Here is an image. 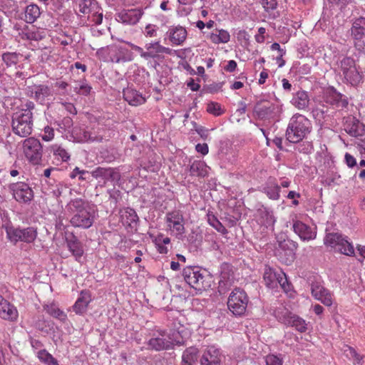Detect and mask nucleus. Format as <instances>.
I'll use <instances>...</instances> for the list:
<instances>
[{
    "mask_svg": "<svg viewBox=\"0 0 365 365\" xmlns=\"http://www.w3.org/2000/svg\"><path fill=\"white\" fill-rule=\"evenodd\" d=\"M66 209L71 216L70 223L74 227L88 229L98 216L96 205L82 198L71 200Z\"/></svg>",
    "mask_w": 365,
    "mask_h": 365,
    "instance_id": "f257e3e1",
    "label": "nucleus"
},
{
    "mask_svg": "<svg viewBox=\"0 0 365 365\" xmlns=\"http://www.w3.org/2000/svg\"><path fill=\"white\" fill-rule=\"evenodd\" d=\"M312 128V123L307 117L296 113L289 119L285 133L286 139L292 143H298L310 133Z\"/></svg>",
    "mask_w": 365,
    "mask_h": 365,
    "instance_id": "f03ea898",
    "label": "nucleus"
},
{
    "mask_svg": "<svg viewBox=\"0 0 365 365\" xmlns=\"http://www.w3.org/2000/svg\"><path fill=\"white\" fill-rule=\"evenodd\" d=\"M106 53L108 58H103L105 61H110L112 63H120L132 61L135 55L129 48L121 45H111L106 48H101L98 50L97 54L102 56Z\"/></svg>",
    "mask_w": 365,
    "mask_h": 365,
    "instance_id": "7ed1b4c3",
    "label": "nucleus"
},
{
    "mask_svg": "<svg viewBox=\"0 0 365 365\" xmlns=\"http://www.w3.org/2000/svg\"><path fill=\"white\" fill-rule=\"evenodd\" d=\"M324 243L335 251L347 256H354L355 250L353 244L346 236L339 232L327 233L324 238Z\"/></svg>",
    "mask_w": 365,
    "mask_h": 365,
    "instance_id": "20e7f679",
    "label": "nucleus"
},
{
    "mask_svg": "<svg viewBox=\"0 0 365 365\" xmlns=\"http://www.w3.org/2000/svg\"><path fill=\"white\" fill-rule=\"evenodd\" d=\"M5 230L7 238L14 245L19 242L27 244L32 243L38 235L36 228L33 227L21 228L20 227H15L12 225H6Z\"/></svg>",
    "mask_w": 365,
    "mask_h": 365,
    "instance_id": "39448f33",
    "label": "nucleus"
},
{
    "mask_svg": "<svg viewBox=\"0 0 365 365\" xmlns=\"http://www.w3.org/2000/svg\"><path fill=\"white\" fill-rule=\"evenodd\" d=\"M248 302L247 293L240 288H235L228 297L227 307L233 315L241 317L245 314Z\"/></svg>",
    "mask_w": 365,
    "mask_h": 365,
    "instance_id": "423d86ee",
    "label": "nucleus"
},
{
    "mask_svg": "<svg viewBox=\"0 0 365 365\" xmlns=\"http://www.w3.org/2000/svg\"><path fill=\"white\" fill-rule=\"evenodd\" d=\"M165 221L167 230L176 238L182 240L185 234V217L180 210H173L166 213Z\"/></svg>",
    "mask_w": 365,
    "mask_h": 365,
    "instance_id": "0eeeda50",
    "label": "nucleus"
},
{
    "mask_svg": "<svg viewBox=\"0 0 365 365\" xmlns=\"http://www.w3.org/2000/svg\"><path fill=\"white\" fill-rule=\"evenodd\" d=\"M23 153L26 160L32 165H39L42 161L43 146L36 138L25 139L22 144Z\"/></svg>",
    "mask_w": 365,
    "mask_h": 365,
    "instance_id": "6e6552de",
    "label": "nucleus"
},
{
    "mask_svg": "<svg viewBox=\"0 0 365 365\" xmlns=\"http://www.w3.org/2000/svg\"><path fill=\"white\" fill-rule=\"evenodd\" d=\"M263 279L266 286L270 289H276L279 285L286 292L291 289V284L289 283L285 273L282 270L277 271L270 267H266Z\"/></svg>",
    "mask_w": 365,
    "mask_h": 365,
    "instance_id": "1a4fd4ad",
    "label": "nucleus"
},
{
    "mask_svg": "<svg viewBox=\"0 0 365 365\" xmlns=\"http://www.w3.org/2000/svg\"><path fill=\"white\" fill-rule=\"evenodd\" d=\"M33 117L26 114L14 113L12 116L11 127L14 134L25 138L31 134L33 130Z\"/></svg>",
    "mask_w": 365,
    "mask_h": 365,
    "instance_id": "9d476101",
    "label": "nucleus"
},
{
    "mask_svg": "<svg viewBox=\"0 0 365 365\" xmlns=\"http://www.w3.org/2000/svg\"><path fill=\"white\" fill-rule=\"evenodd\" d=\"M275 317L279 322L294 327L301 333L305 332L307 330V324L304 319L298 315L289 312L286 309L275 311Z\"/></svg>",
    "mask_w": 365,
    "mask_h": 365,
    "instance_id": "9b49d317",
    "label": "nucleus"
},
{
    "mask_svg": "<svg viewBox=\"0 0 365 365\" xmlns=\"http://www.w3.org/2000/svg\"><path fill=\"white\" fill-rule=\"evenodd\" d=\"M148 349L156 351L173 348L174 342L165 331L158 330L147 342Z\"/></svg>",
    "mask_w": 365,
    "mask_h": 365,
    "instance_id": "f8f14e48",
    "label": "nucleus"
},
{
    "mask_svg": "<svg viewBox=\"0 0 365 365\" xmlns=\"http://www.w3.org/2000/svg\"><path fill=\"white\" fill-rule=\"evenodd\" d=\"M14 198L20 203H29L34 198V191L29 184L18 182L10 185Z\"/></svg>",
    "mask_w": 365,
    "mask_h": 365,
    "instance_id": "ddd939ff",
    "label": "nucleus"
},
{
    "mask_svg": "<svg viewBox=\"0 0 365 365\" xmlns=\"http://www.w3.org/2000/svg\"><path fill=\"white\" fill-rule=\"evenodd\" d=\"M182 277L191 287L201 289L203 287L204 275L200 267L187 266L182 270Z\"/></svg>",
    "mask_w": 365,
    "mask_h": 365,
    "instance_id": "4468645a",
    "label": "nucleus"
},
{
    "mask_svg": "<svg viewBox=\"0 0 365 365\" xmlns=\"http://www.w3.org/2000/svg\"><path fill=\"white\" fill-rule=\"evenodd\" d=\"M324 101L337 109H344L348 106L347 98L334 88H328L324 94Z\"/></svg>",
    "mask_w": 365,
    "mask_h": 365,
    "instance_id": "2eb2a0df",
    "label": "nucleus"
},
{
    "mask_svg": "<svg viewBox=\"0 0 365 365\" xmlns=\"http://www.w3.org/2000/svg\"><path fill=\"white\" fill-rule=\"evenodd\" d=\"M222 354L220 348L215 345L208 346L200 359L201 365H220Z\"/></svg>",
    "mask_w": 365,
    "mask_h": 365,
    "instance_id": "dca6fc26",
    "label": "nucleus"
},
{
    "mask_svg": "<svg viewBox=\"0 0 365 365\" xmlns=\"http://www.w3.org/2000/svg\"><path fill=\"white\" fill-rule=\"evenodd\" d=\"M143 11L141 9H123L116 14V20L125 25L136 24L142 16Z\"/></svg>",
    "mask_w": 365,
    "mask_h": 365,
    "instance_id": "f3484780",
    "label": "nucleus"
},
{
    "mask_svg": "<svg viewBox=\"0 0 365 365\" xmlns=\"http://www.w3.org/2000/svg\"><path fill=\"white\" fill-rule=\"evenodd\" d=\"M292 228L294 232L303 241H310L317 237V228L312 227L299 220H293Z\"/></svg>",
    "mask_w": 365,
    "mask_h": 365,
    "instance_id": "a211bd4d",
    "label": "nucleus"
},
{
    "mask_svg": "<svg viewBox=\"0 0 365 365\" xmlns=\"http://www.w3.org/2000/svg\"><path fill=\"white\" fill-rule=\"evenodd\" d=\"M145 60L155 59L160 53L170 54L171 49L160 44V41H153L145 44Z\"/></svg>",
    "mask_w": 365,
    "mask_h": 365,
    "instance_id": "6ab92c4d",
    "label": "nucleus"
},
{
    "mask_svg": "<svg viewBox=\"0 0 365 365\" xmlns=\"http://www.w3.org/2000/svg\"><path fill=\"white\" fill-rule=\"evenodd\" d=\"M28 95L41 104H44L47 98L53 95L51 87L47 85H34L29 88Z\"/></svg>",
    "mask_w": 365,
    "mask_h": 365,
    "instance_id": "aec40b11",
    "label": "nucleus"
},
{
    "mask_svg": "<svg viewBox=\"0 0 365 365\" xmlns=\"http://www.w3.org/2000/svg\"><path fill=\"white\" fill-rule=\"evenodd\" d=\"M92 176L96 178H101L104 182H118L120 179L118 171L112 168L98 167L91 173Z\"/></svg>",
    "mask_w": 365,
    "mask_h": 365,
    "instance_id": "412c9836",
    "label": "nucleus"
},
{
    "mask_svg": "<svg viewBox=\"0 0 365 365\" xmlns=\"http://www.w3.org/2000/svg\"><path fill=\"white\" fill-rule=\"evenodd\" d=\"M311 292L317 300L320 301L325 306L329 307L332 304V295L331 292L319 283H312Z\"/></svg>",
    "mask_w": 365,
    "mask_h": 365,
    "instance_id": "4be33fe9",
    "label": "nucleus"
},
{
    "mask_svg": "<svg viewBox=\"0 0 365 365\" xmlns=\"http://www.w3.org/2000/svg\"><path fill=\"white\" fill-rule=\"evenodd\" d=\"M259 190L272 200H278L280 197V185L274 178H269L260 187Z\"/></svg>",
    "mask_w": 365,
    "mask_h": 365,
    "instance_id": "5701e85b",
    "label": "nucleus"
},
{
    "mask_svg": "<svg viewBox=\"0 0 365 365\" xmlns=\"http://www.w3.org/2000/svg\"><path fill=\"white\" fill-rule=\"evenodd\" d=\"M123 98L132 106H138L143 104L146 99L143 94L133 86H128L123 90Z\"/></svg>",
    "mask_w": 365,
    "mask_h": 365,
    "instance_id": "b1692460",
    "label": "nucleus"
},
{
    "mask_svg": "<svg viewBox=\"0 0 365 365\" xmlns=\"http://www.w3.org/2000/svg\"><path fill=\"white\" fill-rule=\"evenodd\" d=\"M18 315L16 308L0 295V318L14 322L17 319Z\"/></svg>",
    "mask_w": 365,
    "mask_h": 365,
    "instance_id": "393cba45",
    "label": "nucleus"
},
{
    "mask_svg": "<svg viewBox=\"0 0 365 365\" xmlns=\"http://www.w3.org/2000/svg\"><path fill=\"white\" fill-rule=\"evenodd\" d=\"M277 107L269 102L257 104L254 108V114L260 120H269L274 118Z\"/></svg>",
    "mask_w": 365,
    "mask_h": 365,
    "instance_id": "a878e982",
    "label": "nucleus"
},
{
    "mask_svg": "<svg viewBox=\"0 0 365 365\" xmlns=\"http://www.w3.org/2000/svg\"><path fill=\"white\" fill-rule=\"evenodd\" d=\"M169 40L175 46L182 45L187 38V31L181 26H172L168 32Z\"/></svg>",
    "mask_w": 365,
    "mask_h": 365,
    "instance_id": "bb28decb",
    "label": "nucleus"
},
{
    "mask_svg": "<svg viewBox=\"0 0 365 365\" xmlns=\"http://www.w3.org/2000/svg\"><path fill=\"white\" fill-rule=\"evenodd\" d=\"M345 130L350 135L362 136L365 133V125L355 118H349L345 124Z\"/></svg>",
    "mask_w": 365,
    "mask_h": 365,
    "instance_id": "cd10ccee",
    "label": "nucleus"
},
{
    "mask_svg": "<svg viewBox=\"0 0 365 365\" xmlns=\"http://www.w3.org/2000/svg\"><path fill=\"white\" fill-rule=\"evenodd\" d=\"M91 302V297L89 292L82 291L80 296L73 306V310L76 314H84L88 308L89 303Z\"/></svg>",
    "mask_w": 365,
    "mask_h": 365,
    "instance_id": "c85d7f7f",
    "label": "nucleus"
},
{
    "mask_svg": "<svg viewBox=\"0 0 365 365\" xmlns=\"http://www.w3.org/2000/svg\"><path fill=\"white\" fill-rule=\"evenodd\" d=\"M67 239V247L68 250L72 253L76 260L81 262L84 253L81 242L74 235H72L71 237Z\"/></svg>",
    "mask_w": 365,
    "mask_h": 365,
    "instance_id": "c756f323",
    "label": "nucleus"
},
{
    "mask_svg": "<svg viewBox=\"0 0 365 365\" xmlns=\"http://www.w3.org/2000/svg\"><path fill=\"white\" fill-rule=\"evenodd\" d=\"M20 35L23 39L40 41L46 36V31L43 29L32 26L23 29Z\"/></svg>",
    "mask_w": 365,
    "mask_h": 365,
    "instance_id": "7c9ffc66",
    "label": "nucleus"
},
{
    "mask_svg": "<svg viewBox=\"0 0 365 365\" xmlns=\"http://www.w3.org/2000/svg\"><path fill=\"white\" fill-rule=\"evenodd\" d=\"M103 135L96 130H82L76 137V140L81 143L101 142L103 140Z\"/></svg>",
    "mask_w": 365,
    "mask_h": 365,
    "instance_id": "2f4dec72",
    "label": "nucleus"
},
{
    "mask_svg": "<svg viewBox=\"0 0 365 365\" xmlns=\"http://www.w3.org/2000/svg\"><path fill=\"white\" fill-rule=\"evenodd\" d=\"M24 58L25 57L23 54L16 52H6L2 54V60L8 68L15 67L16 68H21L19 63L24 61Z\"/></svg>",
    "mask_w": 365,
    "mask_h": 365,
    "instance_id": "473e14b6",
    "label": "nucleus"
},
{
    "mask_svg": "<svg viewBox=\"0 0 365 365\" xmlns=\"http://www.w3.org/2000/svg\"><path fill=\"white\" fill-rule=\"evenodd\" d=\"M57 130L61 133L64 138L66 139L76 140V137L75 138L72 133L73 130V120L69 117L63 118L59 123L57 124Z\"/></svg>",
    "mask_w": 365,
    "mask_h": 365,
    "instance_id": "72a5a7b5",
    "label": "nucleus"
},
{
    "mask_svg": "<svg viewBox=\"0 0 365 365\" xmlns=\"http://www.w3.org/2000/svg\"><path fill=\"white\" fill-rule=\"evenodd\" d=\"M259 220L261 223L267 228L274 230V225L276 222V218L274 215L272 210L262 207L259 210Z\"/></svg>",
    "mask_w": 365,
    "mask_h": 365,
    "instance_id": "f704fd0d",
    "label": "nucleus"
},
{
    "mask_svg": "<svg viewBox=\"0 0 365 365\" xmlns=\"http://www.w3.org/2000/svg\"><path fill=\"white\" fill-rule=\"evenodd\" d=\"M120 218L124 225L134 227L138 222V216L135 210L130 207H126L121 211Z\"/></svg>",
    "mask_w": 365,
    "mask_h": 365,
    "instance_id": "c9c22d12",
    "label": "nucleus"
},
{
    "mask_svg": "<svg viewBox=\"0 0 365 365\" xmlns=\"http://www.w3.org/2000/svg\"><path fill=\"white\" fill-rule=\"evenodd\" d=\"M291 103L297 108L304 110L308 108L309 104V97L308 93L304 91H297L293 96Z\"/></svg>",
    "mask_w": 365,
    "mask_h": 365,
    "instance_id": "e433bc0d",
    "label": "nucleus"
},
{
    "mask_svg": "<svg viewBox=\"0 0 365 365\" xmlns=\"http://www.w3.org/2000/svg\"><path fill=\"white\" fill-rule=\"evenodd\" d=\"M198 358V349L195 346L188 347L182 353L181 365H194Z\"/></svg>",
    "mask_w": 365,
    "mask_h": 365,
    "instance_id": "4c0bfd02",
    "label": "nucleus"
},
{
    "mask_svg": "<svg viewBox=\"0 0 365 365\" xmlns=\"http://www.w3.org/2000/svg\"><path fill=\"white\" fill-rule=\"evenodd\" d=\"M354 39L360 40L365 36V18L359 17L354 20L351 29Z\"/></svg>",
    "mask_w": 365,
    "mask_h": 365,
    "instance_id": "58836bf2",
    "label": "nucleus"
},
{
    "mask_svg": "<svg viewBox=\"0 0 365 365\" xmlns=\"http://www.w3.org/2000/svg\"><path fill=\"white\" fill-rule=\"evenodd\" d=\"M189 172L192 176L204 178L207 175V166L204 161L195 160L190 164Z\"/></svg>",
    "mask_w": 365,
    "mask_h": 365,
    "instance_id": "ea45409f",
    "label": "nucleus"
},
{
    "mask_svg": "<svg viewBox=\"0 0 365 365\" xmlns=\"http://www.w3.org/2000/svg\"><path fill=\"white\" fill-rule=\"evenodd\" d=\"M41 15V10L38 5L31 4L24 10L23 19L29 24L35 22Z\"/></svg>",
    "mask_w": 365,
    "mask_h": 365,
    "instance_id": "a19ab883",
    "label": "nucleus"
},
{
    "mask_svg": "<svg viewBox=\"0 0 365 365\" xmlns=\"http://www.w3.org/2000/svg\"><path fill=\"white\" fill-rule=\"evenodd\" d=\"M43 309L50 316L61 322H64L67 320V314L63 310L59 309L58 305L53 302L45 304L43 306Z\"/></svg>",
    "mask_w": 365,
    "mask_h": 365,
    "instance_id": "79ce46f5",
    "label": "nucleus"
},
{
    "mask_svg": "<svg viewBox=\"0 0 365 365\" xmlns=\"http://www.w3.org/2000/svg\"><path fill=\"white\" fill-rule=\"evenodd\" d=\"M152 240L160 254H167L168 252L167 245L170 243V239L168 237H165L163 233H159Z\"/></svg>",
    "mask_w": 365,
    "mask_h": 365,
    "instance_id": "37998d69",
    "label": "nucleus"
},
{
    "mask_svg": "<svg viewBox=\"0 0 365 365\" xmlns=\"http://www.w3.org/2000/svg\"><path fill=\"white\" fill-rule=\"evenodd\" d=\"M56 159L61 162H67L70 159L68 152L59 144H53L49 147Z\"/></svg>",
    "mask_w": 365,
    "mask_h": 365,
    "instance_id": "c03bdc74",
    "label": "nucleus"
},
{
    "mask_svg": "<svg viewBox=\"0 0 365 365\" xmlns=\"http://www.w3.org/2000/svg\"><path fill=\"white\" fill-rule=\"evenodd\" d=\"M210 40L215 44L227 43L230 39L229 32L224 29H216L215 32L211 33Z\"/></svg>",
    "mask_w": 365,
    "mask_h": 365,
    "instance_id": "a18cd8bd",
    "label": "nucleus"
},
{
    "mask_svg": "<svg viewBox=\"0 0 365 365\" xmlns=\"http://www.w3.org/2000/svg\"><path fill=\"white\" fill-rule=\"evenodd\" d=\"M264 10L269 14V18L274 19L279 16L278 11H276L277 7V0H261Z\"/></svg>",
    "mask_w": 365,
    "mask_h": 365,
    "instance_id": "49530a36",
    "label": "nucleus"
},
{
    "mask_svg": "<svg viewBox=\"0 0 365 365\" xmlns=\"http://www.w3.org/2000/svg\"><path fill=\"white\" fill-rule=\"evenodd\" d=\"M342 75L344 76L346 81L351 86H356L361 81V75L356 67L352 68L351 70L348 71V72H346Z\"/></svg>",
    "mask_w": 365,
    "mask_h": 365,
    "instance_id": "de8ad7c7",
    "label": "nucleus"
},
{
    "mask_svg": "<svg viewBox=\"0 0 365 365\" xmlns=\"http://www.w3.org/2000/svg\"><path fill=\"white\" fill-rule=\"evenodd\" d=\"M92 87L89 85L86 79L78 81L73 86V91L77 94L82 96H88L91 91Z\"/></svg>",
    "mask_w": 365,
    "mask_h": 365,
    "instance_id": "09e8293b",
    "label": "nucleus"
},
{
    "mask_svg": "<svg viewBox=\"0 0 365 365\" xmlns=\"http://www.w3.org/2000/svg\"><path fill=\"white\" fill-rule=\"evenodd\" d=\"M36 356L41 363L46 365H58V361L46 349H41L36 352Z\"/></svg>",
    "mask_w": 365,
    "mask_h": 365,
    "instance_id": "8fccbe9b",
    "label": "nucleus"
},
{
    "mask_svg": "<svg viewBox=\"0 0 365 365\" xmlns=\"http://www.w3.org/2000/svg\"><path fill=\"white\" fill-rule=\"evenodd\" d=\"M280 247L282 249L287 248L289 250V257L286 259L284 262L285 263L292 262L294 258V251L297 248V243L293 240H284L283 242L280 243Z\"/></svg>",
    "mask_w": 365,
    "mask_h": 365,
    "instance_id": "3c124183",
    "label": "nucleus"
},
{
    "mask_svg": "<svg viewBox=\"0 0 365 365\" xmlns=\"http://www.w3.org/2000/svg\"><path fill=\"white\" fill-rule=\"evenodd\" d=\"M103 11L99 6L98 9L94 11L90 16H87L86 24L89 26L100 25L103 21Z\"/></svg>",
    "mask_w": 365,
    "mask_h": 365,
    "instance_id": "603ef678",
    "label": "nucleus"
},
{
    "mask_svg": "<svg viewBox=\"0 0 365 365\" xmlns=\"http://www.w3.org/2000/svg\"><path fill=\"white\" fill-rule=\"evenodd\" d=\"M207 217L209 225L214 227L217 232H221L222 234L227 232L226 228L219 221V220L216 217V216L214 214L208 212Z\"/></svg>",
    "mask_w": 365,
    "mask_h": 365,
    "instance_id": "864d4df0",
    "label": "nucleus"
},
{
    "mask_svg": "<svg viewBox=\"0 0 365 365\" xmlns=\"http://www.w3.org/2000/svg\"><path fill=\"white\" fill-rule=\"evenodd\" d=\"M339 67L344 74L352 68L356 67L355 61L351 57H344L339 63Z\"/></svg>",
    "mask_w": 365,
    "mask_h": 365,
    "instance_id": "5fc2aeb1",
    "label": "nucleus"
},
{
    "mask_svg": "<svg viewBox=\"0 0 365 365\" xmlns=\"http://www.w3.org/2000/svg\"><path fill=\"white\" fill-rule=\"evenodd\" d=\"M21 108L16 111L17 113H21L24 115H27L29 116L33 117V110L35 109V104L34 102L31 101H26L25 103L21 104Z\"/></svg>",
    "mask_w": 365,
    "mask_h": 365,
    "instance_id": "6e6d98bb",
    "label": "nucleus"
},
{
    "mask_svg": "<svg viewBox=\"0 0 365 365\" xmlns=\"http://www.w3.org/2000/svg\"><path fill=\"white\" fill-rule=\"evenodd\" d=\"M159 27L157 25L148 24L142 31L143 34L146 38H153L158 36Z\"/></svg>",
    "mask_w": 365,
    "mask_h": 365,
    "instance_id": "4d7b16f0",
    "label": "nucleus"
},
{
    "mask_svg": "<svg viewBox=\"0 0 365 365\" xmlns=\"http://www.w3.org/2000/svg\"><path fill=\"white\" fill-rule=\"evenodd\" d=\"M207 111L212 114L215 116L221 115L223 113V110L221 108V106L216 102H210L207 104Z\"/></svg>",
    "mask_w": 365,
    "mask_h": 365,
    "instance_id": "13d9d810",
    "label": "nucleus"
},
{
    "mask_svg": "<svg viewBox=\"0 0 365 365\" xmlns=\"http://www.w3.org/2000/svg\"><path fill=\"white\" fill-rule=\"evenodd\" d=\"M346 355L354 359V365H361L362 357L351 346H347L345 350Z\"/></svg>",
    "mask_w": 365,
    "mask_h": 365,
    "instance_id": "bf43d9fd",
    "label": "nucleus"
},
{
    "mask_svg": "<svg viewBox=\"0 0 365 365\" xmlns=\"http://www.w3.org/2000/svg\"><path fill=\"white\" fill-rule=\"evenodd\" d=\"M43 134H41V138L46 142L51 141L54 138V129L48 125L46 126L43 130Z\"/></svg>",
    "mask_w": 365,
    "mask_h": 365,
    "instance_id": "052dcab7",
    "label": "nucleus"
},
{
    "mask_svg": "<svg viewBox=\"0 0 365 365\" xmlns=\"http://www.w3.org/2000/svg\"><path fill=\"white\" fill-rule=\"evenodd\" d=\"M88 171L85 170H81L78 167H76L73 171L70 173V178L73 179L76 177L78 176V179L80 180H84L86 179L85 177L86 174H88Z\"/></svg>",
    "mask_w": 365,
    "mask_h": 365,
    "instance_id": "680f3d73",
    "label": "nucleus"
},
{
    "mask_svg": "<svg viewBox=\"0 0 365 365\" xmlns=\"http://www.w3.org/2000/svg\"><path fill=\"white\" fill-rule=\"evenodd\" d=\"M266 365H282V360L279 356L269 354L265 358Z\"/></svg>",
    "mask_w": 365,
    "mask_h": 365,
    "instance_id": "e2e57ef3",
    "label": "nucleus"
},
{
    "mask_svg": "<svg viewBox=\"0 0 365 365\" xmlns=\"http://www.w3.org/2000/svg\"><path fill=\"white\" fill-rule=\"evenodd\" d=\"M193 129L202 138L206 139L208 136V130L202 125H197L195 122H192Z\"/></svg>",
    "mask_w": 365,
    "mask_h": 365,
    "instance_id": "0e129e2a",
    "label": "nucleus"
},
{
    "mask_svg": "<svg viewBox=\"0 0 365 365\" xmlns=\"http://www.w3.org/2000/svg\"><path fill=\"white\" fill-rule=\"evenodd\" d=\"M95 0H80L78 3L79 11L82 14L86 13Z\"/></svg>",
    "mask_w": 365,
    "mask_h": 365,
    "instance_id": "69168bd1",
    "label": "nucleus"
},
{
    "mask_svg": "<svg viewBox=\"0 0 365 365\" xmlns=\"http://www.w3.org/2000/svg\"><path fill=\"white\" fill-rule=\"evenodd\" d=\"M297 150L300 153H309L313 150L312 143L310 142H303L298 145Z\"/></svg>",
    "mask_w": 365,
    "mask_h": 365,
    "instance_id": "338daca9",
    "label": "nucleus"
},
{
    "mask_svg": "<svg viewBox=\"0 0 365 365\" xmlns=\"http://www.w3.org/2000/svg\"><path fill=\"white\" fill-rule=\"evenodd\" d=\"M61 104L70 114L76 115L77 113L76 108L73 103L68 102H61Z\"/></svg>",
    "mask_w": 365,
    "mask_h": 365,
    "instance_id": "774afa93",
    "label": "nucleus"
}]
</instances>
